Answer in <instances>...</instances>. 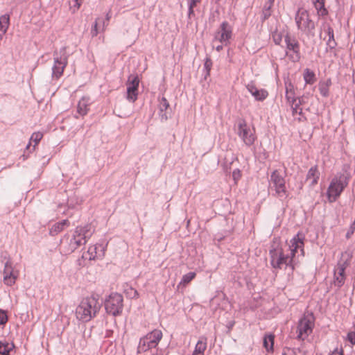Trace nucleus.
<instances>
[{
    "label": "nucleus",
    "instance_id": "31",
    "mask_svg": "<svg viewBox=\"0 0 355 355\" xmlns=\"http://www.w3.org/2000/svg\"><path fill=\"white\" fill-rule=\"evenodd\" d=\"M12 347L8 343H0V354L9 355Z\"/></svg>",
    "mask_w": 355,
    "mask_h": 355
},
{
    "label": "nucleus",
    "instance_id": "6",
    "mask_svg": "<svg viewBox=\"0 0 355 355\" xmlns=\"http://www.w3.org/2000/svg\"><path fill=\"white\" fill-rule=\"evenodd\" d=\"M163 336L162 332L159 329H154L151 332L147 334L145 336L139 340L137 347L138 353L146 352L157 347Z\"/></svg>",
    "mask_w": 355,
    "mask_h": 355
},
{
    "label": "nucleus",
    "instance_id": "46",
    "mask_svg": "<svg viewBox=\"0 0 355 355\" xmlns=\"http://www.w3.org/2000/svg\"><path fill=\"white\" fill-rule=\"evenodd\" d=\"M153 355H162V354H153Z\"/></svg>",
    "mask_w": 355,
    "mask_h": 355
},
{
    "label": "nucleus",
    "instance_id": "20",
    "mask_svg": "<svg viewBox=\"0 0 355 355\" xmlns=\"http://www.w3.org/2000/svg\"><path fill=\"white\" fill-rule=\"evenodd\" d=\"M89 99L88 98H82L77 105V112L81 116H85L89 111Z\"/></svg>",
    "mask_w": 355,
    "mask_h": 355
},
{
    "label": "nucleus",
    "instance_id": "45",
    "mask_svg": "<svg viewBox=\"0 0 355 355\" xmlns=\"http://www.w3.org/2000/svg\"><path fill=\"white\" fill-rule=\"evenodd\" d=\"M134 293H135V295H137V296H138V295H139V294H138V293H137V291H135H135H134Z\"/></svg>",
    "mask_w": 355,
    "mask_h": 355
},
{
    "label": "nucleus",
    "instance_id": "36",
    "mask_svg": "<svg viewBox=\"0 0 355 355\" xmlns=\"http://www.w3.org/2000/svg\"><path fill=\"white\" fill-rule=\"evenodd\" d=\"M8 321L7 313L0 309V324H4Z\"/></svg>",
    "mask_w": 355,
    "mask_h": 355
},
{
    "label": "nucleus",
    "instance_id": "30",
    "mask_svg": "<svg viewBox=\"0 0 355 355\" xmlns=\"http://www.w3.org/2000/svg\"><path fill=\"white\" fill-rule=\"evenodd\" d=\"M327 32L329 35L327 44L329 46L331 49H334L336 45V41L334 40V31L331 28H329Z\"/></svg>",
    "mask_w": 355,
    "mask_h": 355
},
{
    "label": "nucleus",
    "instance_id": "34",
    "mask_svg": "<svg viewBox=\"0 0 355 355\" xmlns=\"http://www.w3.org/2000/svg\"><path fill=\"white\" fill-rule=\"evenodd\" d=\"M75 4L70 8L71 11L73 13L76 12L81 7L83 0H74Z\"/></svg>",
    "mask_w": 355,
    "mask_h": 355
},
{
    "label": "nucleus",
    "instance_id": "23",
    "mask_svg": "<svg viewBox=\"0 0 355 355\" xmlns=\"http://www.w3.org/2000/svg\"><path fill=\"white\" fill-rule=\"evenodd\" d=\"M274 340L275 336L273 334H266L263 338V347L268 352H273L274 350Z\"/></svg>",
    "mask_w": 355,
    "mask_h": 355
},
{
    "label": "nucleus",
    "instance_id": "9",
    "mask_svg": "<svg viewBox=\"0 0 355 355\" xmlns=\"http://www.w3.org/2000/svg\"><path fill=\"white\" fill-rule=\"evenodd\" d=\"M68 58L69 54L67 53L66 47L62 48L59 53H56L53 67V77L58 79L62 76L64 70L68 64Z\"/></svg>",
    "mask_w": 355,
    "mask_h": 355
},
{
    "label": "nucleus",
    "instance_id": "44",
    "mask_svg": "<svg viewBox=\"0 0 355 355\" xmlns=\"http://www.w3.org/2000/svg\"><path fill=\"white\" fill-rule=\"evenodd\" d=\"M111 18V15H110V12H109L108 13H107L106 15V20L107 21H109Z\"/></svg>",
    "mask_w": 355,
    "mask_h": 355
},
{
    "label": "nucleus",
    "instance_id": "14",
    "mask_svg": "<svg viewBox=\"0 0 355 355\" xmlns=\"http://www.w3.org/2000/svg\"><path fill=\"white\" fill-rule=\"evenodd\" d=\"M19 275V271L14 268L12 262L6 261L3 271V283L7 286H12L15 284Z\"/></svg>",
    "mask_w": 355,
    "mask_h": 355
},
{
    "label": "nucleus",
    "instance_id": "28",
    "mask_svg": "<svg viewBox=\"0 0 355 355\" xmlns=\"http://www.w3.org/2000/svg\"><path fill=\"white\" fill-rule=\"evenodd\" d=\"M10 25V15H3L0 16V32H7Z\"/></svg>",
    "mask_w": 355,
    "mask_h": 355
},
{
    "label": "nucleus",
    "instance_id": "15",
    "mask_svg": "<svg viewBox=\"0 0 355 355\" xmlns=\"http://www.w3.org/2000/svg\"><path fill=\"white\" fill-rule=\"evenodd\" d=\"M140 80L137 75H130L128 77L127 85V99L135 102L137 99L138 89Z\"/></svg>",
    "mask_w": 355,
    "mask_h": 355
},
{
    "label": "nucleus",
    "instance_id": "7",
    "mask_svg": "<svg viewBox=\"0 0 355 355\" xmlns=\"http://www.w3.org/2000/svg\"><path fill=\"white\" fill-rule=\"evenodd\" d=\"M237 135L247 146H252L256 139L255 128L248 124L244 119H240L237 122Z\"/></svg>",
    "mask_w": 355,
    "mask_h": 355
},
{
    "label": "nucleus",
    "instance_id": "25",
    "mask_svg": "<svg viewBox=\"0 0 355 355\" xmlns=\"http://www.w3.org/2000/svg\"><path fill=\"white\" fill-rule=\"evenodd\" d=\"M325 0H314L315 8L320 16H326L328 14L327 10L324 8Z\"/></svg>",
    "mask_w": 355,
    "mask_h": 355
},
{
    "label": "nucleus",
    "instance_id": "37",
    "mask_svg": "<svg viewBox=\"0 0 355 355\" xmlns=\"http://www.w3.org/2000/svg\"><path fill=\"white\" fill-rule=\"evenodd\" d=\"M241 176L242 174L239 169H235L233 171L232 177L235 183H236L241 179Z\"/></svg>",
    "mask_w": 355,
    "mask_h": 355
},
{
    "label": "nucleus",
    "instance_id": "17",
    "mask_svg": "<svg viewBox=\"0 0 355 355\" xmlns=\"http://www.w3.org/2000/svg\"><path fill=\"white\" fill-rule=\"evenodd\" d=\"M87 230L85 227H76L73 239H71V244L75 245V248L80 247L85 245L87 242V236L85 235Z\"/></svg>",
    "mask_w": 355,
    "mask_h": 355
},
{
    "label": "nucleus",
    "instance_id": "38",
    "mask_svg": "<svg viewBox=\"0 0 355 355\" xmlns=\"http://www.w3.org/2000/svg\"><path fill=\"white\" fill-rule=\"evenodd\" d=\"M98 21L97 19L95 21L94 25L92 27L91 29V35L92 37H96L98 34Z\"/></svg>",
    "mask_w": 355,
    "mask_h": 355
},
{
    "label": "nucleus",
    "instance_id": "47",
    "mask_svg": "<svg viewBox=\"0 0 355 355\" xmlns=\"http://www.w3.org/2000/svg\"><path fill=\"white\" fill-rule=\"evenodd\" d=\"M216 2H218L220 0H215Z\"/></svg>",
    "mask_w": 355,
    "mask_h": 355
},
{
    "label": "nucleus",
    "instance_id": "3",
    "mask_svg": "<svg viewBox=\"0 0 355 355\" xmlns=\"http://www.w3.org/2000/svg\"><path fill=\"white\" fill-rule=\"evenodd\" d=\"M352 252L345 251L341 253L340 257L334 268V284L341 287L346 279L345 269L350 265L352 259Z\"/></svg>",
    "mask_w": 355,
    "mask_h": 355
},
{
    "label": "nucleus",
    "instance_id": "41",
    "mask_svg": "<svg viewBox=\"0 0 355 355\" xmlns=\"http://www.w3.org/2000/svg\"><path fill=\"white\" fill-rule=\"evenodd\" d=\"M293 114L299 113L300 114L302 112V109H299L297 105L296 104L295 107H293Z\"/></svg>",
    "mask_w": 355,
    "mask_h": 355
},
{
    "label": "nucleus",
    "instance_id": "1",
    "mask_svg": "<svg viewBox=\"0 0 355 355\" xmlns=\"http://www.w3.org/2000/svg\"><path fill=\"white\" fill-rule=\"evenodd\" d=\"M305 236L298 232L282 247L279 241H273L269 250L270 263L274 268L281 269L284 266L293 270L304 257Z\"/></svg>",
    "mask_w": 355,
    "mask_h": 355
},
{
    "label": "nucleus",
    "instance_id": "40",
    "mask_svg": "<svg viewBox=\"0 0 355 355\" xmlns=\"http://www.w3.org/2000/svg\"><path fill=\"white\" fill-rule=\"evenodd\" d=\"M329 355H343V349L342 347H337Z\"/></svg>",
    "mask_w": 355,
    "mask_h": 355
},
{
    "label": "nucleus",
    "instance_id": "12",
    "mask_svg": "<svg viewBox=\"0 0 355 355\" xmlns=\"http://www.w3.org/2000/svg\"><path fill=\"white\" fill-rule=\"evenodd\" d=\"M286 44V54L293 62H298L300 60V47L298 41L294 37L286 35L285 37Z\"/></svg>",
    "mask_w": 355,
    "mask_h": 355
},
{
    "label": "nucleus",
    "instance_id": "43",
    "mask_svg": "<svg viewBox=\"0 0 355 355\" xmlns=\"http://www.w3.org/2000/svg\"><path fill=\"white\" fill-rule=\"evenodd\" d=\"M222 49H223V46H222V45H218V46H217L216 47V50L217 51H218V52H219V51H220Z\"/></svg>",
    "mask_w": 355,
    "mask_h": 355
},
{
    "label": "nucleus",
    "instance_id": "19",
    "mask_svg": "<svg viewBox=\"0 0 355 355\" xmlns=\"http://www.w3.org/2000/svg\"><path fill=\"white\" fill-rule=\"evenodd\" d=\"M320 178V172L316 166H312L308 171L306 175V180L309 182L310 185L315 186L318 184Z\"/></svg>",
    "mask_w": 355,
    "mask_h": 355
},
{
    "label": "nucleus",
    "instance_id": "42",
    "mask_svg": "<svg viewBox=\"0 0 355 355\" xmlns=\"http://www.w3.org/2000/svg\"><path fill=\"white\" fill-rule=\"evenodd\" d=\"M162 105L166 109L168 107V101H166V98H162Z\"/></svg>",
    "mask_w": 355,
    "mask_h": 355
},
{
    "label": "nucleus",
    "instance_id": "33",
    "mask_svg": "<svg viewBox=\"0 0 355 355\" xmlns=\"http://www.w3.org/2000/svg\"><path fill=\"white\" fill-rule=\"evenodd\" d=\"M212 64H213V63H212L211 58H207L205 59V64H204V67H205V69L207 70V76L210 75V71L211 69Z\"/></svg>",
    "mask_w": 355,
    "mask_h": 355
},
{
    "label": "nucleus",
    "instance_id": "24",
    "mask_svg": "<svg viewBox=\"0 0 355 355\" xmlns=\"http://www.w3.org/2000/svg\"><path fill=\"white\" fill-rule=\"evenodd\" d=\"M303 78L306 84L313 85L316 82L315 73L309 69H306L304 71Z\"/></svg>",
    "mask_w": 355,
    "mask_h": 355
},
{
    "label": "nucleus",
    "instance_id": "10",
    "mask_svg": "<svg viewBox=\"0 0 355 355\" xmlns=\"http://www.w3.org/2000/svg\"><path fill=\"white\" fill-rule=\"evenodd\" d=\"M105 309L111 315H116L123 309V296L117 293H112L105 302Z\"/></svg>",
    "mask_w": 355,
    "mask_h": 355
},
{
    "label": "nucleus",
    "instance_id": "35",
    "mask_svg": "<svg viewBox=\"0 0 355 355\" xmlns=\"http://www.w3.org/2000/svg\"><path fill=\"white\" fill-rule=\"evenodd\" d=\"M345 340L349 342L352 345H355V331H349Z\"/></svg>",
    "mask_w": 355,
    "mask_h": 355
},
{
    "label": "nucleus",
    "instance_id": "32",
    "mask_svg": "<svg viewBox=\"0 0 355 355\" xmlns=\"http://www.w3.org/2000/svg\"><path fill=\"white\" fill-rule=\"evenodd\" d=\"M201 0H188L189 3V15L191 16L194 13L193 9L196 7Z\"/></svg>",
    "mask_w": 355,
    "mask_h": 355
},
{
    "label": "nucleus",
    "instance_id": "8",
    "mask_svg": "<svg viewBox=\"0 0 355 355\" xmlns=\"http://www.w3.org/2000/svg\"><path fill=\"white\" fill-rule=\"evenodd\" d=\"M270 189L275 191V196L278 198H285L288 196L286 182L278 170L274 171L270 180Z\"/></svg>",
    "mask_w": 355,
    "mask_h": 355
},
{
    "label": "nucleus",
    "instance_id": "2",
    "mask_svg": "<svg viewBox=\"0 0 355 355\" xmlns=\"http://www.w3.org/2000/svg\"><path fill=\"white\" fill-rule=\"evenodd\" d=\"M101 309L98 299L90 295L82 299L76 309V318L83 322L90 321L94 318Z\"/></svg>",
    "mask_w": 355,
    "mask_h": 355
},
{
    "label": "nucleus",
    "instance_id": "22",
    "mask_svg": "<svg viewBox=\"0 0 355 355\" xmlns=\"http://www.w3.org/2000/svg\"><path fill=\"white\" fill-rule=\"evenodd\" d=\"M69 225V222L68 220H63L60 222H58L55 224H54L50 232L52 234H58V233L61 232L65 227H68Z\"/></svg>",
    "mask_w": 355,
    "mask_h": 355
},
{
    "label": "nucleus",
    "instance_id": "13",
    "mask_svg": "<svg viewBox=\"0 0 355 355\" xmlns=\"http://www.w3.org/2000/svg\"><path fill=\"white\" fill-rule=\"evenodd\" d=\"M232 35V30L228 22L223 21L214 34L213 42H219L225 45L230 42Z\"/></svg>",
    "mask_w": 355,
    "mask_h": 355
},
{
    "label": "nucleus",
    "instance_id": "4",
    "mask_svg": "<svg viewBox=\"0 0 355 355\" xmlns=\"http://www.w3.org/2000/svg\"><path fill=\"white\" fill-rule=\"evenodd\" d=\"M349 178L341 174L334 177L327 189V198L330 202H335L340 196L344 189L347 186Z\"/></svg>",
    "mask_w": 355,
    "mask_h": 355
},
{
    "label": "nucleus",
    "instance_id": "26",
    "mask_svg": "<svg viewBox=\"0 0 355 355\" xmlns=\"http://www.w3.org/2000/svg\"><path fill=\"white\" fill-rule=\"evenodd\" d=\"M43 133L41 132H33L30 138V141H29V143L26 146V149H29L31 145V142H34V149L35 148V146L40 143V141H41V139L43 138Z\"/></svg>",
    "mask_w": 355,
    "mask_h": 355
},
{
    "label": "nucleus",
    "instance_id": "11",
    "mask_svg": "<svg viewBox=\"0 0 355 355\" xmlns=\"http://www.w3.org/2000/svg\"><path fill=\"white\" fill-rule=\"evenodd\" d=\"M295 21L298 28L302 31H310L315 28L314 22L310 19L308 12L303 8L298 10Z\"/></svg>",
    "mask_w": 355,
    "mask_h": 355
},
{
    "label": "nucleus",
    "instance_id": "29",
    "mask_svg": "<svg viewBox=\"0 0 355 355\" xmlns=\"http://www.w3.org/2000/svg\"><path fill=\"white\" fill-rule=\"evenodd\" d=\"M196 274L194 272H190L186 275H184L180 282L178 284V287L181 286H186L196 277Z\"/></svg>",
    "mask_w": 355,
    "mask_h": 355
},
{
    "label": "nucleus",
    "instance_id": "27",
    "mask_svg": "<svg viewBox=\"0 0 355 355\" xmlns=\"http://www.w3.org/2000/svg\"><path fill=\"white\" fill-rule=\"evenodd\" d=\"M331 84L330 80L322 81L319 83V90L322 96L327 97L329 95V87Z\"/></svg>",
    "mask_w": 355,
    "mask_h": 355
},
{
    "label": "nucleus",
    "instance_id": "18",
    "mask_svg": "<svg viewBox=\"0 0 355 355\" xmlns=\"http://www.w3.org/2000/svg\"><path fill=\"white\" fill-rule=\"evenodd\" d=\"M248 91L257 101H263L268 96V92L264 89H258L254 84L250 83L247 85Z\"/></svg>",
    "mask_w": 355,
    "mask_h": 355
},
{
    "label": "nucleus",
    "instance_id": "21",
    "mask_svg": "<svg viewBox=\"0 0 355 355\" xmlns=\"http://www.w3.org/2000/svg\"><path fill=\"white\" fill-rule=\"evenodd\" d=\"M207 338L201 337L199 339V340L197 342L193 353L198 354V355H204V353L207 349Z\"/></svg>",
    "mask_w": 355,
    "mask_h": 355
},
{
    "label": "nucleus",
    "instance_id": "16",
    "mask_svg": "<svg viewBox=\"0 0 355 355\" xmlns=\"http://www.w3.org/2000/svg\"><path fill=\"white\" fill-rule=\"evenodd\" d=\"M104 255V248L101 245H90L87 251L84 253L83 257L89 260H94L101 258Z\"/></svg>",
    "mask_w": 355,
    "mask_h": 355
},
{
    "label": "nucleus",
    "instance_id": "39",
    "mask_svg": "<svg viewBox=\"0 0 355 355\" xmlns=\"http://www.w3.org/2000/svg\"><path fill=\"white\" fill-rule=\"evenodd\" d=\"M282 39V38L280 33H275L273 34V40L276 44H280Z\"/></svg>",
    "mask_w": 355,
    "mask_h": 355
},
{
    "label": "nucleus",
    "instance_id": "5",
    "mask_svg": "<svg viewBox=\"0 0 355 355\" xmlns=\"http://www.w3.org/2000/svg\"><path fill=\"white\" fill-rule=\"evenodd\" d=\"M315 326V317L311 313H305L302 317L297 326V338L300 340H306L313 332Z\"/></svg>",
    "mask_w": 355,
    "mask_h": 355
}]
</instances>
